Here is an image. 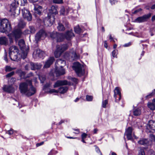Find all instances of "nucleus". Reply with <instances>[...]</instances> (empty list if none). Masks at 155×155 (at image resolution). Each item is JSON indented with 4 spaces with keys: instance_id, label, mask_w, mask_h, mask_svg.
Here are the masks:
<instances>
[{
    "instance_id": "obj_1",
    "label": "nucleus",
    "mask_w": 155,
    "mask_h": 155,
    "mask_svg": "<svg viewBox=\"0 0 155 155\" xmlns=\"http://www.w3.org/2000/svg\"><path fill=\"white\" fill-rule=\"evenodd\" d=\"M19 1L20 2L21 5L25 6L27 4V0H14L10 6L9 12L11 13L12 15H15V14L18 15L21 11L24 18L30 21L32 20V16L30 12L25 7L21 9H17L19 4Z\"/></svg>"
},
{
    "instance_id": "obj_2",
    "label": "nucleus",
    "mask_w": 155,
    "mask_h": 155,
    "mask_svg": "<svg viewBox=\"0 0 155 155\" xmlns=\"http://www.w3.org/2000/svg\"><path fill=\"white\" fill-rule=\"evenodd\" d=\"M19 89L21 93L28 96L33 95L36 91L35 88L32 85L31 80H27L21 83Z\"/></svg>"
},
{
    "instance_id": "obj_3",
    "label": "nucleus",
    "mask_w": 155,
    "mask_h": 155,
    "mask_svg": "<svg viewBox=\"0 0 155 155\" xmlns=\"http://www.w3.org/2000/svg\"><path fill=\"white\" fill-rule=\"evenodd\" d=\"M50 36L52 38L55 39L57 42H60L63 41L64 38L68 40H71L74 37V35L72 30H71L67 31L65 34L53 31L50 33Z\"/></svg>"
},
{
    "instance_id": "obj_4",
    "label": "nucleus",
    "mask_w": 155,
    "mask_h": 155,
    "mask_svg": "<svg viewBox=\"0 0 155 155\" xmlns=\"http://www.w3.org/2000/svg\"><path fill=\"white\" fill-rule=\"evenodd\" d=\"M58 13L57 8L54 6H52L49 10L48 17L44 21L45 25V23L48 26L52 25L54 21V15Z\"/></svg>"
},
{
    "instance_id": "obj_5",
    "label": "nucleus",
    "mask_w": 155,
    "mask_h": 155,
    "mask_svg": "<svg viewBox=\"0 0 155 155\" xmlns=\"http://www.w3.org/2000/svg\"><path fill=\"white\" fill-rule=\"evenodd\" d=\"M0 31L6 33L10 32L12 28L11 23L6 19H3L0 21Z\"/></svg>"
},
{
    "instance_id": "obj_6",
    "label": "nucleus",
    "mask_w": 155,
    "mask_h": 155,
    "mask_svg": "<svg viewBox=\"0 0 155 155\" xmlns=\"http://www.w3.org/2000/svg\"><path fill=\"white\" fill-rule=\"evenodd\" d=\"M64 58L67 60L72 61L79 58V56L77 54L75 50L72 49L64 54Z\"/></svg>"
},
{
    "instance_id": "obj_7",
    "label": "nucleus",
    "mask_w": 155,
    "mask_h": 155,
    "mask_svg": "<svg viewBox=\"0 0 155 155\" xmlns=\"http://www.w3.org/2000/svg\"><path fill=\"white\" fill-rule=\"evenodd\" d=\"M22 32L20 29H17L13 30L12 33L8 34V36L9 37V42L10 44L13 42L14 38L15 40H17L18 39L21 37Z\"/></svg>"
},
{
    "instance_id": "obj_8",
    "label": "nucleus",
    "mask_w": 155,
    "mask_h": 155,
    "mask_svg": "<svg viewBox=\"0 0 155 155\" xmlns=\"http://www.w3.org/2000/svg\"><path fill=\"white\" fill-rule=\"evenodd\" d=\"M18 44L22 51L21 57L23 59H25L27 56L29 48L25 46L24 41L23 39L19 41Z\"/></svg>"
},
{
    "instance_id": "obj_9",
    "label": "nucleus",
    "mask_w": 155,
    "mask_h": 155,
    "mask_svg": "<svg viewBox=\"0 0 155 155\" xmlns=\"http://www.w3.org/2000/svg\"><path fill=\"white\" fill-rule=\"evenodd\" d=\"M73 68L78 76H81L84 74L83 66L79 62H76L74 63Z\"/></svg>"
},
{
    "instance_id": "obj_10",
    "label": "nucleus",
    "mask_w": 155,
    "mask_h": 155,
    "mask_svg": "<svg viewBox=\"0 0 155 155\" xmlns=\"http://www.w3.org/2000/svg\"><path fill=\"white\" fill-rule=\"evenodd\" d=\"M68 48L67 44H64L60 46H57V49L54 52V55L56 58L59 57L61 54Z\"/></svg>"
},
{
    "instance_id": "obj_11",
    "label": "nucleus",
    "mask_w": 155,
    "mask_h": 155,
    "mask_svg": "<svg viewBox=\"0 0 155 155\" xmlns=\"http://www.w3.org/2000/svg\"><path fill=\"white\" fill-rule=\"evenodd\" d=\"M124 134L126 136L128 140H132L133 137L136 139L137 138V137L134 135L131 127H129L126 129Z\"/></svg>"
},
{
    "instance_id": "obj_12",
    "label": "nucleus",
    "mask_w": 155,
    "mask_h": 155,
    "mask_svg": "<svg viewBox=\"0 0 155 155\" xmlns=\"http://www.w3.org/2000/svg\"><path fill=\"white\" fill-rule=\"evenodd\" d=\"M151 16V14L149 13L148 14L144 15L142 16L137 18L135 20V22L138 23L143 22L147 21L148 19Z\"/></svg>"
},
{
    "instance_id": "obj_13",
    "label": "nucleus",
    "mask_w": 155,
    "mask_h": 155,
    "mask_svg": "<svg viewBox=\"0 0 155 155\" xmlns=\"http://www.w3.org/2000/svg\"><path fill=\"white\" fill-rule=\"evenodd\" d=\"M34 15L35 17H37L38 15H41L43 11L42 7L38 5H34Z\"/></svg>"
},
{
    "instance_id": "obj_14",
    "label": "nucleus",
    "mask_w": 155,
    "mask_h": 155,
    "mask_svg": "<svg viewBox=\"0 0 155 155\" xmlns=\"http://www.w3.org/2000/svg\"><path fill=\"white\" fill-rule=\"evenodd\" d=\"M45 55V52L39 49H37L33 53V56L36 58L38 57L43 59Z\"/></svg>"
},
{
    "instance_id": "obj_15",
    "label": "nucleus",
    "mask_w": 155,
    "mask_h": 155,
    "mask_svg": "<svg viewBox=\"0 0 155 155\" xmlns=\"http://www.w3.org/2000/svg\"><path fill=\"white\" fill-rule=\"evenodd\" d=\"M114 97L115 99V101L118 102L120 99L121 94L120 89L119 87H116L114 90Z\"/></svg>"
},
{
    "instance_id": "obj_16",
    "label": "nucleus",
    "mask_w": 155,
    "mask_h": 155,
    "mask_svg": "<svg viewBox=\"0 0 155 155\" xmlns=\"http://www.w3.org/2000/svg\"><path fill=\"white\" fill-rule=\"evenodd\" d=\"M147 128L150 132H153L155 131V122L153 120H150L148 122L147 126Z\"/></svg>"
},
{
    "instance_id": "obj_17",
    "label": "nucleus",
    "mask_w": 155,
    "mask_h": 155,
    "mask_svg": "<svg viewBox=\"0 0 155 155\" xmlns=\"http://www.w3.org/2000/svg\"><path fill=\"white\" fill-rule=\"evenodd\" d=\"M46 35V34L43 30H40L35 35V40L36 42H38L40 40L41 38H44Z\"/></svg>"
},
{
    "instance_id": "obj_18",
    "label": "nucleus",
    "mask_w": 155,
    "mask_h": 155,
    "mask_svg": "<svg viewBox=\"0 0 155 155\" xmlns=\"http://www.w3.org/2000/svg\"><path fill=\"white\" fill-rule=\"evenodd\" d=\"M55 71L57 76L64 75L65 73V69L63 67H55Z\"/></svg>"
},
{
    "instance_id": "obj_19",
    "label": "nucleus",
    "mask_w": 155,
    "mask_h": 155,
    "mask_svg": "<svg viewBox=\"0 0 155 155\" xmlns=\"http://www.w3.org/2000/svg\"><path fill=\"white\" fill-rule=\"evenodd\" d=\"M3 89L5 92L11 93H13L15 91L14 88L12 85H5Z\"/></svg>"
},
{
    "instance_id": "obj_20",
    "label": "nucleus",
    "mask_w": 155,
    "mask_h": 155,
    "mask_svg": "<svg viewBox=\"0 0 155 155\" xmlns=\"http://www.w3.org/2000/svg\"><path fill=\"white\" fill-rule=\"evenodd\" d=\"M68 84V82L66 80H58L55 83L54 85V87L56 88L59 86L66 85Z\"/></svg>"
},
{
    "instance_id": "obj_21",
    "label": "nucleus",
    "mask_w": 155,
    "mask_h": 155,
    "mask_svg": "<svg viewBox=\"0 0 155 155\" xmlns=\"http://www.w3.org/2000/svg\"><path fill=\"white\" fill-rule=\"evenodd\" d=\"M139 144L144 146H148L150 144L148 140L146 138H141L138 141Z\"/></svg>"
},
{
    "instance_id": "obj_22",
    "label": "nucleus",
    "mask_w": 155,
    "mask_h": 155,
    "mask_svg": "<svg viewBox=\"0 0 155 155\" xmlns=\"http://www.w3.org/2000/svg\"><path fill=\"white\" fill-rule=\"evenodd\" d=\"M65 64V61L61 59H58L55 63V67H63Z\"/></svg>"
},
{
    "instance_id": "obj_23",
    "label": "nucleus",
    "mask_w": 155,
    "mask_h": 155,
    "mask_svg": "<svg viewBox=\"0 0 155 155\" xmlns=\"http://www.w3.org/2000/svg\"><path fill=\"white\" fill-rule=\"evenodd\" d=\"M54 60V59L53 57H50L45 62L44 66V67L45 68H49L53 63Z\"/></svg>"
},
{
    "instance_id": "obj_24",
    "label": "nucleus",
    "mask_w": 155,
    "mask_h": 155,
    "mask_svg": "<svg viewBox=\"0 0 155 155\" xmlns=\"http://www.w3.org/2000/svg\"><path fill=\"white\" fill-rule=\"evenodd\" d=\"M8 44V41L7 38L3 36L0 37V45H7Z\"/></svg>"
},
{
    "instance_id": "obj_25",
    "label": "nucleus",
    "mask_w": 155,
    "mask_h": 155,
    "mask_svg": "<svg viewBox=\"0 0 155 155\" xmlns=\"http://www.w3.org/2000/svg\"><path fill=\"white\" fill-rule=\"evenodd\" d=\"M133 113L134 115L135 116L140 115L141 113V107H135L134 109Z\"/></svg>"
},
{
    "instance_id": "obj_26",
    "label": "nucleus",
    "mask_w": 155,
    "mask_h": 155,
    "mask_svg": "<svg viewBox=\"0 0 155 155\" xmlns=\"http://www.w3.org/2000/svg\"><path fill=\"white\" fill-rule=\"evenodd\" d=\"M18 52L12 53L9 54L11 59L13 61H15L18 58Z\"/></svg>"
},
{
    "instance_id": "obj_27",
    "label": "nucleus",
    "mask_w": 155,
    "mask_h": 155,
    "mask_svg": "<svg viewBox=\"0 0 155 155\" xmlns=\"http://www.w3.org/2000/svg\"><path fill=\"white\" fill-rule=\"evenodd\" d=\"M18 52V48L15 46H12L11 47L9 50V54L12 53Z\"/></svg>"
},
{
    "instance_id": "obj_28",
    "label": "nucleus",
    "mask_w": 155,
    "mask_h": 155,
    "mask_svg": "<svg viewBox=\"0 0 155 155\" xmlns=\"http://www.w3.org/2000/svg\"><path fill=\"white\" fill-rule=\"evenodd\" d=\"M68 89V87L67 86L61 87L59 88L58 92L61 94H64L67 91Z\"/></svg>"
},
{
    "instance_id": "obj_29",
    "label": "nucleus",
    "mask_w": 155,
    "mask_h": 155,
    "mask_svg": "<svg viewBox=\"0 0 155 155\" xmlns=\"http://www.w3.org/2000/svg\"><path fill=\"white\" fill-rule=\"evenodd\" d=\"M30 31L27 30H25V32L27 33H34L35 32V28L33 26H29V27Z\"/></svg>"
},
{
    "instance_id": "obj_30",
    "label": "nucleus",
    "mask_w": 155,
    "mask_h": 155,
    "mask_svg": "<svg viewBox=\"0 0 155 155\" xmlns=\"http://www.w3.org/2000/svg\"><path fill=\"white\" fill-rule=\"evenodd\" d=\"M25 22L23 21H19L18 24V27L20 28H22L25 27Z\"/></svg>"
},
{
    "instance_id": "obj_31",
    "label": "nucleus",
    "mask_w": 155,
    "mask_h": 155,
    "mask_svg": "<svg viewBox=\"0 0 155 155\" xmlns=\"http://www.w3.org/2000/svg\"><path fill=\"white\" fill-rule=\"evenodd\" d=\"M74 30L75 32L78 34H80L82 32L81 29L78 25L76 26L74 28Z\"/></svg>"
},
{
    "instance_id": "obj_32",
    "label": "nucleus",
    "mask_w": 155,
    "mask_h": 155,
    "mask_svg": "<svg viewBox=\"0 0 155 155\" xmlns=\"http://www.w3.org/2000/svg\"><path fill=\"white\" fill-rule=\"evenodd\" d=\"M58 30L59 31H63L65 30V28L63 25L61 23H59L57 27Z\"/></svg>"
},
{
    "instance_id": "obj_33",
    "label": "nucleus",
    "mask_w": 155,
    "mask_h": 155,
    "mask_svg": "<svg viewBox=\"0 0 155 155\" xmlns=\"http://www.w3.org/2000/svg\"><path fill=\"white\" fill-rule=\"evenodd\" d=\"M148 107L151 110L155 109V105L152 103L149 102L147 104Z\"/></svg>"
},
{
    "instance_id": "obj_34",
    "label": "nucleus",
    "mask_w": 155,
    "mask_h": 155,
    "mask_svg": "<svg viewBox=\"0 0 155 155\" xmlns=\"http://www.w3.org/2000/svg\"><path fill=\"white\" fill-rule=\"evenodd\" d=\"M15 69V68H12L10 66H6L5 67V71L6 72L10 71L13 70Z\"/></svg>"
},
{
    "instance_id": "obj_35",
    "label": "nucleus",
    "mask_w": 155,
    "mask_h": 155,
    "mask_svg": "<svg viewBox=\"0 0 155 155\" xmlns=\"http://www.w3.org/2000/svg\"><path fill=\"white\" fill-rule=\"evenodd\" d=\"M35 66V69H39L41 67V65L40 64H34L32 62L31 66Z\"/></svg>"
},
{
    "instance_id": "obj_36",
    "label": "nucleus",
    "mask_w": 155,
    "mask_h": 155,
    "mask_svg": "<svg viewBox=\"0 0 155 155\" xmlns=\"http://www.w3.org/2000/svg\"><path fill=\"white\" fill-rule=\"evenodd\" d=\"M138 155H145L144 150L143 148L140 147L138 151Z\"/></svg>"
},
{
    "instance_id": "obj_37",
    "label": "nucleus",
    "mask_w": 155,
    "mask_h": 155,
    "mask_svg": "<svg viewBox=\"0 0 155 155\" xmlns=\"http://www.w3.org/2000/svg\"><path fill=\"white\" fill-rule=\"evenodd\" d=\"M118 54V50H114L112 52V56L113 58H117V55Z\"/></svg>"
},
{
    "instance_id": "obj_38",
    "label": "nucleus",
    "mask_w": 155,
    "mask_h": 155,
    "mask_svg": "<svg viewBox=\"0 0 155 155\" xmlns=\"http://www.w3.org/2000/svg\"><path fill=\"white\" fill-rule=\"evenodd\" d=\"M155 89L154 90V91H153V92L151 93H150L149 95H148L147 96H146L145 97L146 99H149V98H151V97H152L154 94H155Z\"/></svg>"
},
{
    "instance_id": "obj_39",
    "label": "nucleus",
    "mask_w": 155,
    "mask_h": 155,
    "mask_svg": "<svg viewBox=\"0 0 155 155\" xmlns=\"http://www.w3.org/2000/svg\"><path fill=\"white\" fill-rule=\"evenodd\" d=\"M108 100H107L103 101L102 102V107L104 108H106V105L108 104Z\"/></svg>"
},
{
    "instance_id": "obj_40",
    "label": "nucleus",
    "mask_w": 155,
    "mask_h": 155,
    "mask_svg": "<svg viewBox=\"0 0 155 155\" xmlns=\"http://www.w3.org/2000/svg\"><path fill=\"white\" fill-rule=\"evenodd\" d=\"M150 140L152 142L155 141V136L153 134H151L150 135Z\"/></svg>"
},
{
    "instance_id": "obj_41",
    "label": "nucleus",
    "mask_w": 155,
    "mask_h": 155,
    "mask_svg": "<svg viewBox=\"0 0 155 155\" xmlns=\"http://www.w3.org/2000/svg\"><path fill=\"white\" fill-rule=\"evenodd\" d=\"M86 99L87 101H91L92 100L93 97L92 96L87 95L86 96Z\"/></svg>"
},
{
    "instance_id": "obj_42",
    "label": "nucleus",
    "mask_w": 155,
    "mask_h": 155,
    "mask_svg": "<svg viewBox=\"0 0 155 155\" xmlns=\"http://www.w3.org/2000/svg\"><path fill=\"white\" fill-rule=\"evenodd\" d=\"M16 131L12 129H11L10 130H8L6 133L10 135L12 134L14 132H16Z\"/></svg>"
},
{
    "instance_id": "obj_43",
    "label": "nucleus",
    "mask_w": 155,
    "mask_h": 155,
    "mask_svg": "<svg viewBox=\"0 0 155 155\" xmlns=\"http://www.w3.org/2000/svg\"><path fill=\"white\" fill-rule=\"evenodd\" d=\"M31 63L32 62L28 63V64H27L25 65V68L26 70H28L29 69V68L30 67H31Z\"/></svg>"
},
{
    "instance_id": "obj_44",
    "label": "nucleus",
    "mask_w": 155,
    "mask_h": 155,
    "mask_svg": "<svg viewBox=\"0 0 155 155\" xmlns=\"http://www.w3.org/2000/svg\"><path fill=\"white\" fill-rule=\"evenodd\" d=\"M74 10L71 8H68L67 10V13H66V15L68 13H73Z\"/></svg>"
},
{
    "instance_id": "obj_45",
    "label": "nucleus",
    "mask_w": 155,
    "mask_h": 155,
    "mask_svg": "<svg viewBox=\"0 0 155 155\" xmlns=\"http://www.w3.org/2000/svg\"><path fill=\"white\" fill-rule=\"evenodd\" d=\"M14 71H12L10 73L8 74L6 76V77L7 78H9L11 76H13L14 75Z\"/></svg>"
},
{
    "instance_id": "obj_46",
    "label": "nucleus",
    "mask_w": 155,
    "mask_h": 155,
    "mask_svg": "<svg viewBox=\"0 0 155 155\" xmlns=\"http://www.w3.org/2000/svg\"><path fill=\"white\" fill-rule=\"evenodd\" d=\"M49 92L50 93H58V90H57L54 89H52L49 91Z\"/></svg>"
},
{
    "instance_id": "obj_47",
    "label": "nucleus",
    "mask_w": 155,
    "mask_h": 155,
    "mask_svg": "<svg viewBox=\"0 0 155 155\" xmlns=\"http://www.w3.org/2000/svg\"><path fill=\"white\" fill-rule=\"evenodd\" d=\"M39 78L41 81V83H43L44 81L45 80V78L44 76H40L39 77Z\"/></svg>"
},
{
    "instance_id": "obj_48",
    "label": "nucleus",
    "mask_w": 155,
    "mask_h": 155,
    "mask_svg": "<svg viewBox=\"0 0 155 155\" xmlns=\"http://www.w3.org/2000/svg\"><path fill=\"white\" fill-rule=\"evenodd\" d=\"M53 2L55 3H61L63 2V0H53Z\"/></svg>"
},
{
    "instance_id": "obj_49",
    "label": "nucleus",
    "mask_w": 155,
    "mask_h": 155,
    "mask_svg": "<svg viewBox=\"0 0 155 155\" xmlns=\"http://www.w3.org/2000/svg\"><path fill=\"white\" fill-rule=\"evenodd\" d=\"M117 2V0H110V2L112 5H115Z\"/></svg>"
},
{
    "instance_id": "obj_50",
    "label": "nucleus",
    "mask_w": 155,
    "mask_h": 155,
    "mask_svg": "<svg viewBox=\"0 0 155 155\" xmlns=\"http://www.w3.org/2000/svg\"><path fill=\"white\" fill-rule=\"evenodd\" d=\"M60 14L61 15H65V9L64 8H62L60 10Z\"/></svg>"
},
{
    "instance_id": "obj_51",
    "label": "nucleus",
    "mask_w": 155,
    "mask_h": 155,
    "mask_svg": "<svg viewBox=\"0 0 155 155\" xmlns=\"http://www.w3.org/2000/svg\"><path fill=\"white\" fill-rule=\"evenodd\" d=\"M141 10H142V9L141 8H139L137 10H135L134 12H133L132 13L133 14H136L139 12H140L141 11Z\"/></svg>"
},
{
    "instance_id": "obj_52",
    "label": "nucleus",
    "mask_w": 155,
    "mask_h": 155,
    "mask_svg": "<svg viewBox=\"0 0 155 155\" xmlns=\"http://www.w3.org/2000/svg\"><path fill=\"white\" fill-rule=\"evenodd\" d=\"M4 60L6 62H8V60L7 58V54L6 52H5V55L4 57Z\"/></svg>"
},
{
    "instance_id": "obj_53",
    "label": "nucleus",
    "mask_w": 155,
    "mask_h": 155,
    "mask_svg": "<svg viewBox=\"0 0 155 155\" xmlns=\"http://www.w3.org/2000/svg\"><path fill=\"white\" fill-rule=\"evenodd\" d=\"M87 136V134L86 133H83L81 135V137L82 139H85Z\"/></svg>"
},
{
    "instance_id": "obj_54",
    "label": "nucleus",
    "mask_w": 155,
    "mask_h": 155,
    "mask_svg": "<svg viewBox=\"0 0 155 155\" xmlns=\"http://www.w3.org/2000/svg\"><path fill=\"white\" fill-rule=\"evenodd\" d=\"M131 45V43L130 42H129L125 44L123 46L124 47H129V46H130V45Z\"/></svg>"
},
{
    "instance_id": "obj_55",
    "label": "nucleus",
    "mask_w": 155,
    "mask_h": 155,
    "mask_svg": "<svg viewBox=\"0 0 155 155\" xmlns=\"http://www.w3.org/2000/svg\"><path fill=\"white\" fill-rule=\"evenodd\" d=\"M67 121L66 120H62L58 123L59 125H60L61 124L64 123L65 122H67Z\"/></svg>"
},
{
    "instance_id": "obj_56",
    "label": "nucleus",
    "mask_w": 155,
    "mask_h": 155,
    "mask_svg": "<svg viewBox=\"0 0 155 155\" xmlns=\"http://www.w3.org/2000/svg\"><path fill=\"white\" fill-rule=\"evenodd\" d=\"M72 81L74 82L76 84L78 83V80L77 79L74 78H72Z\"/></svg>"
},
{
    "instance_id": "obj_57",
    "label": "nucleus",
    "mask_w": 155,
    "mask_h": 155,
    "mask_svg": "<svg viewBox=\"0 0 155 155\" xmlns=\"http://www.w3.org/2000/svg\"><path fill=\"white\" fill-rule=\"evenodd\" d=\"M51 85V84L50 83H48L45 84L44 86V88H47L48 87H49Z\"/></svg>"
},
{
    "instance_id": "obj_58",
    "label": "nucleus",
    "mask_w": 155,
    "mask_h": 155,
    "mask_svg": "<svg viewBox=\"0 0 155 155\" xmlns=\"http://www.w3.org/2000/svg\"><path fill=\"white\" fill-rule=\"evenodd\" d=\"M96 151L98 153H100V155H102V154L101 153V152L99 149L98 148H96Z\"/></svg>"
},
{
    "instance_id": "obj_59",
    "label": "nucleus",
    "mask_w": 155,
    "mask_h": 155,
    "mask_svg": "<svg viewBox=\"0 0 155 155\" xmlns=\"http://www.w3.org/2000/svg\"><path fill=\"white\" fill-rule=\"evenodd\" d=\"M104 47L106 48H107V41H104Z\"/></svg>"
},
{
    "instance_id": "obj_60",
    "label": "nucleus",
    "mask_w": 155,
    "mask_h": 155,
    "mask_svg": "<svg viewBox=\"0 0 155 155\" xmlns=\"http://www.w3.org/2000/svg\"><path fill=\"white\" fill-rule=\"evenodd\" d=\"M98 130L97 129V128L94 129L93 130L94 134H97Z\"/></svg>"
},
{
    "instance_id": "obj_61",
    "label": "nucleus",
    "mask_w": 155,
    "mask_h": 155,
    "mask_svg": "<svg viewBox=\"0 0 155 155\" xmlns=\"http://www.w3.org/2000/svg\"><path fill=\"white\" fill-rule=\"evenodd\" d=\"M43 143H44V142H42L40 143H37L36 145H37V146H39L42 145V144H43Z\"/></svg>"
},
{
    "instance_id": "obj_62",
    "label": "nucleus",
    "mask_w": 155,
    "mask_h": 155,
    "mask_svg": "<svg viewBox=\"0 0 155 155\" xmlns=\"http://www.w3.org/2000/svg\"><path fill=\"white\" fill-rule=\"evenodd\" d=\"M31 66V70H35V66Z\"/></svg>"
},
{
    "instance_id": "obj_63",
    "label": "nucleus",
    "mask_w": 155,
    "mask_h": 155,
    "mask_svg": "<svg viewBox=\"0 0 155 155\" xmlns=\"http://www.w3.org/2000/svg\"><path fill=\"white\" fill-rule=\"evenodd\" d=\"M151 20L153 21H154L155 20V15L152 16Z\"/></svg>"
},
{
    "instance_id": "obj_64",
    "label": "nucleus",
    "mask_w": 155,
    "mask_h": 155,
    "mask_svg": "<svg viewBox=\"0 0 155 155\" xmlns=\"http://www.w3.org/2000/svg\"><path fill=\"white\" fill-rule=\"evenodd\" d=\"M151 8L152 9H154L155 8V4L153 5L151 7Z\"/></svg>"
}]
</instances>
